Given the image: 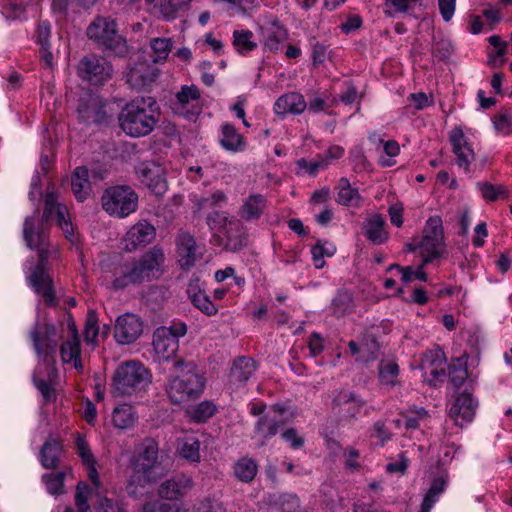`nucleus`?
Returning a JSON list of instances; mask_svg holds the SVG:
<instances>
[{"mask_svg": "<svg viewBox=\"0 0 512 512\" xmlns=\"http://www.w3.org/2000/svg\"><path fill=\"white\" fill-rule=\"evenodd\" d=\"M379 381L382 385L394 387L397 384L399 366L394 361L381 360L378 366Z\"/></svg>", "mask_w": 512, "mask_h": 512, "instance_id": "obj_41", "label": "nucleus"}, {"mask_svg": "<svg viewBox=\"0 0 512 512\" xmlns=\"http://www.w3.org/2000/svg\"><path fill=\"white\" fill-rule=\"evenodd\" d=\"M48 257L39 255L37 263L27 277L29 286L40 295L46 306L55 308L59 304L53 278L49 274Z\"/></svg>", "mask_w": 512, "mask_h": 512, "instance_id": "obj_10", "label": "nucleus"}, {"mask_svg": "<svg viewBox=\"0 0 512 512\" xmlns=\"http://www.w3.org/2000/svg\"><path fill=\"white\" fill-rule=\"evenodd\" d=\"M228 222V214L223 211H213L207 216V224L211 230H221Z\"/></svg>", "mask_w": 512, "mask_h": 512, "instance_id": "obj_61", "label": "nucleus"}, {"mask_svg": "<svg viewBox=\"0 0 512 512\" xmlns=\"http://www.w3.org/2000/svg\"><path fill=\"white\" fill-rule=\"evenodd\" d=\"M477 187L486 201H496L500 197L507 198L508 191L504 186H496L490 182H479Z\"/></svg>", "mask_w": 512, "mask_h": 512, "instance_id": "obj_48", "label": "nucleus"}, {"mask_svg": "<svg viewBox=\"0 0 512 512\" xmlns=\"http://www.w3.org/2000/svg\"><path fill=\"white\" fill-rule=\"evenodd\" d=\"M165 259L163 248L156 245L130 261L114 263L111 269L112 288L116 291L124 290L129 286L159 279L163 274Z\"/></svg>", "mask_w": 512, "mask_h": 512, "instance_id": "obj_1", "label": "nucleus"}, {"mask_svg": "<svg viewBox=\"0 0 512 512\" xmlns=\"http://www.w3.org/2000/svg\"><path fill=\"white\" fill-rule=\"evenodd\" d=\"M183 458L192 462L200 461V441L196 438H187L180 450Z\"/></svg>", "mask_w": 512, "mask_h": 512, "instance_id": "obj_54", "label": "nucleus"}, {"mask_svg": "<svg viewBox=\"0 0 512 512\" xmlns=\"http://www.w3.org/2000/svg\"><path fill=\"white\" fill-rule=\"evenodd\" d=\"M423 256V265L432 263L445 253L444 231L440 216H431L426 221L422 239L418 244Z\"/></svg>", "mask_w": 512, "mask_h": 512, "instance_id": "obj_9", "label": "nucleus"}, {"mask_svg": "<svg viewBox=\"0 0 512 512\" xmlns=\"http://www.w3.org/2000/svg\"><path fill=\"white\" fill-rule=\"evenodd\" d=\"M257 369L256 362L247 356L238 357L233 361L229 374V384L235 389L246 385Z\"/></svg>", "mask_w": 512, "mask_h": 512, "instance_id": "obj_25", "label": "nucleus"}, {"mask_svg": "<svg viewBox=\"0 0 512 512\" xmlns=\"http://www.w3.org/2000/svg\"><path fill=\"white\" fill-rule=\"evenodd\" d=\"M467 376V367L461 359H456L449 365V380L455 388L462 386Z\"/></svg>", "mask_w": 512, "mask_h": 512, "instance_id": "obj_50", "label": "nucleus"}, {"mask_svg": "<svg viewBox=\"0 0 512 512\" xmlns=\"http://www.w3.org/2000/svg\"><path fill=\"white\" fill-rule=\"evenodd\" d=\"M234 475L236 479L243 483L252 482L258 472L257 462L249 457H242L234 464Z\"/></svg>", "mask_w": 512, "mask_h": 512, "instance_id": "obj_37", "label": "nucleus"}, {"mask_svg": "<svg viewBox=\"0 0 512 512\" xmlns=\"http://www.w3.org/2000/svg\"><path fill=\"white\" fill-rule=\"evenodd\" d=\"M297 166L304 169L310 176H316L320 170H324L329 166V161L322 157L313 161H307L302 158L297 161Z\"/></svg>", "mask_w": 512, "mask_h": 512, "instance_id": "obj_56", "label": "nucleus"}, {"mask_svg": "<svg viewBox=\"0 0 512 512\" xmlns=\"http://www.w3.org/2000/svg\"><path fill=\"white\" fill-rule=\"evenodd\" d=\"M192 0H159L158 10L163 20H174L181 10L188 8Z\"/></svg>", "mask_w": 512, "mask_h": 512, "instance_id": "obj_38", "label": "nucleus"}, {"mask_svg": "<svg viewBox=\"0 0 512 512\" xmlns=\"http://www.w3.org/2000/svg\"><path fill=\"white\" fill-rule=\"evenodd\" d=\"M196 512H227V510L222 502L207 498L199 504Z\"/></svg>", "mask_w": 512, "mask_h": 512, "instance_id": "obj_63", "label": "nucleus"}, {"mask_svg": "<svg viewBox=\"0 0 512 512\" xmlns=\"http://www.w3.org/2000/svg\"><path fill=\"white\" fill-rule=\"evenodd\" d=\"M276 505L282 512H300V499L296 494L285 493L280 495Z\"/></svg>", "mask_w": 512, "mask_h": 512, "instance_id": "obj_55", "label": "nucleus"}, {"mask_svg": "<svg viewBox=\"0 0 512 512\" xmlns=\"http://www.w3.org/2000/svg\"><path fill=\"white\" fill-rule=\"evenodd\" d=\"M175 376L169 378L166 392L174 404L198 399L206 387V378L194 361L176 360L173 364Z\"/></svg>", "mask_w": 512, "mask_h": 512, "instance_id": "obj_2", "label": "nucleus"}, {"mask_svg": "<svg viewBox=\"0 0 512 512\" xmlns=\"http://www.w3.org/2000/svg\"><path fill=\"white\" fill-rule=\"evenodd\" d=\"M158 75V69L147 61H137L126 73V82L133 89L143 90L149 87Z\"/></svg>", "mask_w": 512, "mask_h": 512, "instance_id": "obj_21", "label": "nucleus"}, {"mask_svg": "<svg viewBox=\"0 0 512 512\" xmlns=\"http://www.w3.org/2000/svg\"><path fill=\"white\" fill-rule=\"evenodd\" d=\"M63 453L64 450L60 441L50 437L40 449L39 461L45 469H57L60 466Z\"/></svg>", "mask_w": 512, "mask_h": 512, "instance_id": "obj_31", "label": "nucleus"}, {"mask_svg": "<svg viewBox=\"0 0 512 512\" xmlns=\"http://www.w3.org/2000/svg\"><path fill=\"white\" fill-rule=\"evenodd\" d=\"M454 52V47L451 41L447 39H440L432 45V56L438 61H447Z\"/></svg>", "mask_w": 512, "mask_h": 512, "instance_id": "obj_53", "label": "nucleus"}, {"mask_svg": "<svg viewBox=\"0 0 512 512\" xmlns=\"http://www.w3.org/2000/svg\"><path fill=\"white\" fill-rule=\"evenodd\" d=\"M112 421L115 427L120 429H127L136 421L133 407L128 404L116 407L112 414Z\"/></svg>", "mask_w": 512, "mask_h": 512, "instance_id": "obj_40", "label": "nucleus"}, {"mask_svg": "<svg viewBox=\"0 0 512 512\" xmlns=\"http://www.w3.org/2000/svg\"><path fill=\"white\" fill-rule=\"evenodd\" d=\"M164 328H157L153 334V347L160 359L169 360L179 349V341L165 334Z\"/></svg>", "mask_w": 512, "mask_h": 512, "instance_id": "obj_32", "label": "nucleus"}, {"mask_svg": "<svg viewBox=\"0 0 512 512\" xmlns=\"http://www.w3.org/2000/svg\"><path fill=\"white\" fill-rule=\"evenodd\" d=\"M267 208V199L262 194L249 195L239 209V216L249 222L259 219Z\"/></svg>", "mask_w": 512, "mask_h": 512, "instance_id": "obj_33", "label": "nucleus"}, {"mask_svg": "<svg viewBox=\"0 0 512 512\" xmlns=\"http://www.w3.org/2000/svg\"><path fill=\"white\" fill-rule=\"evenodd\" d=\"M49 229L50 225L39 219L38 211L24 220L23 239L28 248L38 252V256H49Z\"/></svg>", "mask_w": 512, "mask_h": 512, "instance_id": "obj_13", "label": "nucleus"}, {"mask_svg": "<svg viewBox=\"0 0 512 512\" xmlns=\"http://www.w3.org/2000/svg\"><path fill=\"white\" fill-rule=\"evenodd\" d=\"M102 208L110 216L125 218L138 207V195L128 185H116L104 190L101 197Z\"/></svg>", "mask_w": 512, "mask_h": 512, "instance_id": "obj_8", "label": "nucleus"}, {"mask_svg": "<svg viewBox=\"0 0 512 512\" xmlns=\"http://www.w3.org/2000/svg\"><path fill=\"white\" fill-rule=\"evenodd\" d=\"M419 0H385L384 14L388 17H394L399 13H406Z\"/></svg>", "mask_w": 512, "mask_h": 512, "instance_id": "obj_51", "label": "nucleus"}, {"mask_svg": "<svg viewBox=\"0 0 512 512\" xmlns=\"http://www.w3.org/2000/svg\"><path fill=\"white\" fill-rule=\"evenodd\" d=\"M188 299L193 306L200 310L206 316H214L218 312V307L210 300L201 287L199 278H192L186 290Z\"/></svg>", "mask_w": 512, "mask_h": 512, "instance_id": "obj_26", "label": "nucleus"}, {"mask_svg": "<svg viewBox=\"0 0 512 512\" xmlns=\"http://www.w3.org/2000/svg\"><path fill=\"white\" fill-rule=\"evenodd\" d=\"M81 355L80 339L67 338L60 345V356L63 363H71L73 357Z\"/></svg>", "mask_w": 512, "mask_h": 512, "instance_id": "obj_49", "label": "nucleus"}, {"mask_svg": "<svg viewBox=\"0 0 512 512\" xmlns=\"http://www.w3.org/2000/svg\"><path fill=\"white\" fill-rule=\"evenodd\" d=\"M200 99V90L196 85H183L172 101L175 113L183 115L188 120H195L201 113V107L194 102Z\"/></svg>", "mask_w": 512, "mask_h": 512, "instance_id": "obj_17", "label": "nucleus"}, {"mask_svg": "<svg viewBox=\"0 0 512 512\" xmlns=\"http://www.w3.org/2000/svg\"><path fill=\"white\" fill-rule=\"evenodd\" d=\"M32 0H0L2 14L11 20L19 19Z\"/></svg>", "mask_w": 512, "mask_h": 512, "instance_id": "obj_43", "label": "nucleus"}, {"mask_svg": "<svg viewBox=\"0 0 512 512\" xmlns=\"http://www.w3.org/2000/svg\"><path fill=\"white\" fill-rule=\"evenodd\" d=\"M67 214H68L67 207L60 208V210L58 211V219L55 221L57 222L58 226L61 228L66 239L73 242L74 227H73V224H72L70 218L66 217Z\"/></svg>", "mask_w": 512, "mask_h": 512, "instance_id": "obj_58", "label": "nucleus"}, {"mask_svg": "<svg viewBox=\"0 0 512 512\" xmlns=\"http://www.w3.org/2000/svg\"><path fill=\"white\" fill-rule=\"evenodd\" d=\"M158 450V443L152 438H146L131 457L132 471L126 486L129 496L137 498L141 494L139 488H144L160 477L161 468L158 463Z\"/></svg>", "mask_w": 512, "mask_h": 512, "instance_id": "obj_3", "label": "nucleus"}, {"mask_svg": "<svg viewBox=\"0 0 512 512\" xmlns=\"http://www.w3.org/2000/svg\"><path fill=\"white\" fill-rule=\"evenodd\" d=\"M152 381L150 370L138 360L121 363L112 376V391L115 397L132 396L145 391Z\"/></svg>", "mask_w": 512, "mask_h": 512, "instance_id": "obj_6", "label": "nucleus"}, {"mask_svg": "<svg viewBox=\"0 0 512 512\" xmlns=\"http://www.w3.org/2000/svg\"><path fill=\"white\" fill-rule=\"evenodd\" d=\"M353 296L347 290H339L331 303V310L336 317H343L352 311Z\"/></svg>", "mask_w": 512, "mask_h": 512, "instance_id": "obj_39", "label": "nucleus"}, {"mask_svg": "<svg viewBox=\"0 0 512 512\" xmlns=\"http://www.w3.org/2000/svg\"><path fill=\"white\" fill-rule=\"evenodd\" d=\"M112 64L103 56L89 54L83 56L77 65V75L92 86H102L113 76Z\"/></svg>", "mask_w": 512, "mask_h": 512, "instance_id": "obj_11", "label": "nucleus"}, {"mask_svg": "<svg viewBox=\"0 0 512 512\" xmlns=\"http://www.w3.org/2000/svg\"><path fill=\"white\" fill-rule=\"evenodd\" d=\"M338 190L336 202L346 207L358 208L362 203V197L357 188H353L347 178H341L336 187Z\"/></svg>", "mask_w": 512, "mask_h": 512, "instance_id": "obj_36", "label": "nucleus"}, {"mask_svg": "<svg viewBox=\"0 0 512 512\" xmlns=\"http://www.w3.org/2000/svg\"><path fill=\"white\" fill-rule=\"evenodd\" d=\"M332 412L341 421L349 422L356 418L365 405V401L355 392L340 390L332 400Z\"/></svg>", "mask_w": 512, "mask_h": 512, "instance_id": "obj_15", "label": "nucleus"}, {"mask_svg": "<svg viewBox=\"0 0 512 512\" xmlns=\"http://www.w3.org/2000/svg\"><path fill=\"white\" fill-rule=\"evenodd\" d=\"M47 375H49V368L47 367ZM58 375L56 377L50 378L48 376V380L38 378L36 375L33 376V383L35 387L38 389L40 394L43 397L44 402L46 403H52L55 402L57 399V393L56 389L54 387V380L57 379Z\"/></svg>", "mask_w": 512, "mask_h": 512, "instance_id": "obj_44", "label": "nucleus"}, {"mask_svg": "<svg viewBox=\"0 0 512 512\" xmlns=\"http://www.w3.org/2000/svg\"><path fill=\"white\" fill-rule=\"evenodd\" d=\"M86 36L106 57L124 58L129 53L127 40L111 16L97 15L87 26Z\"/></svg>", "mask_w": 512, "mask_h": 512, "instance_id": "obj_5", "label": "nucleus"}, {"mask_svg": "<svg viewBox=\"0 0 512 512\" xmlns=\"http://www.w3.org/2000/svg\"><path fill=\"white\" fill-rule=\"evenodd\" d=\"M193 487V480L185 474H178L163 482L158 494L161 498L168 500H179L186 495Z\"/></svg>", "mask_w": 512, "mask_h": 512, "instance_id": "obj_24", "label": "nucleus"}, {"mask_svg": "<svg viewBox=\"0 0 512 512\" xmlns=\"http://www.w3.org/2000/svg\"><path fill=\"white\" fill-rule=\"evenodd\" d=\"M140 181L156 196H162L168 189L165 168L156 162H143L137 167Z\"/></svg>", "mask_w": 512, "mask_h": 512, "instance_id": "obj_16", "label": "nucleus"}, {"mask_svg": "<svg viewBox=\"0 0 512 512\" xmlns=\"http://www.w3.org/2000/svg\"><path fill=\"white\" fill-rule=\"evenodd\" d=\"M307 108L304 96L299 92H289L281 95L274 103V112L277 115H300Z\"/></svg>", "mask_w": 512, "mask_h": 512, "instance_id": "obj_29", "label": "nucleus"}, {"mask_svg": "<svg viewBox=\"0 0 512 512\" xmlns=\"http://www.w3.org/2000/svg\"><path fill=\"white\" fill-rule=\"evenodd\" d=\"M281 438L290 444L292 449H300L304 446L305 439L299 435L297 429L288 428L281 433Z\"/></svg>", "mask_w": 512, "mask_h": 512, "instance_id": "obj_62", "label": "nucleus"}, {"mask_svg": "<svg viewBox=\"0 0 512 512\" xmlns=\"http://www.w3.org/2000/svg\"><path fill=\"white\" fill-rule=\"evenodd\" d=\"M477 408L478 400L465 391L455 397L449 409V416L455 425L463 427L474 419Z\"/></svg>", "mask_w": 512, "mask_h": 512, "instance_id": "obj_19", "label": "nucleus"}, {"mask_svg": "<svg viewBox=\"0 0 512 512\" xmlns=\"http://www.w3.org/2000/svg\"><path fill=\"white\" fill-rule=\"evenodd\" d=\"M150 47L154 53L152 61L158 63L167 59L172 48V41L168 38H154L150 42Z\"/></svg>", "mask_w": 512, "mask_h": 512, "instance_id": "obj_47", "label": "nucleus"}, {"mask_svg": "<svg viewBox=\"0 0 512 512\" xmlns=\"http://www.w3.org/2000/svg\"><path fill=\"white\" fill-rule=\"evenodd\" d=\"M143 332V322L133 313L120 315L114 326V338L117 343L126 345L134 343Z\"/></svg>", "mask_w": 512, "mask_h": 512, "instance_id": "obj_18", "label": "nucleus"}, {"mask_svg": "<svg viewBox=\"0 0 512 512\" xmlns=\"http://www.w3.org/2000/svg\"><path fill=\"white\" fill-rule=\"evenodd\" d=\"M155 236L156 230L152 224L146 220L138 221L125 234L124 249L133 252L151 243Z\"/></svg>", "mask_w": 512, "mask_h": 512, "instance_id": "obj_20", "label": "nucleus"}, {"mask_svg": "<svg viewBox=\"0 0 512 512\" xmlns=\"http://www.w3.org/2000/svg\"><path fill=\"white\" fill-rule=\"evenodd\" d=\"M35 353L49 368L50 378L57 376L56 353L59 346L57 328L50 321L36 322L29 332Z\"/></svg>", "mask_w": 512, "mask_h": 512, "instance_id": "obj_7", "label": "nucleus"}, {"mask_svg": "<svg viewBox=\"0 0 512 512\" xmlns=\"http://www.w3.org/2000/svg\"><path fill=\"white\" fill-rule=\"evenodd\" d=\"M94 512H121L119 503L107 497H101L94 508Z\"/></svg>", "mask_w": 512, "mask_h": 512, "instance_id": "obj_64", "label": "nucleus"}, {"mask_svg": "<svg viewBox=\"0 0 512 512\" xmlns=\"http://www.w3.org/2000/svg\"><path fill=\"white\" fill-rule=\"evenodd\" d=\"M106 99L98 94L86 92L80 96L77 105V115L80 122L85 125L108 124L109 114Z\"/></svg>", "mask_w": 512, "mask_h": 512, "instance_id": "obj_12", "label": "nucleus"}, {"mask_svg": "<svg viewBox=\"0 0 512 512\" xmlns=\"http://www.w3.org/2000/svg\"><path fill=\"white\" fill-rule=\"evenodd\" d=\"M425 266L426 265H423V262H422L421 265L416 270H414L411 266H407L404 269H401V274H402L401 280L404 283H409L414 279L424 281V282L427 281L428 275L424 271Z\"/></svg>", "mask_w": 512, "mask_h": 512, "instance_id": "obj_60", "label": "nucleus"}, {"mask_svg": "<svg viewBox=\"0 0 512 512\" xmlns=\"http://www.w3.org/2000/svg\"><path fill=\"white\" fill-rule=\"evenodd\" d=\"M72 192L79 202H84L91 193L88 169L84 166L76 167L71 180Z\"/></svg>", "mask_w": 512, "mask_h": 512, "instance_id": "obj_34", "label": "nucleus"}, {"mask_svg": "<svg viewBox=\"0 0 512 512\" xmlns=\"http://www.w3.org/2000/svg\"><path fill=\"white\" fill-rule=\"evenodd\" d=\"M385 226L386 222L382 215L374 214L364 222V235L373 245H382L389 239Z\"/></svg>", "mask_w": 512, "mask_h": 512, "instance_id": "obj_30", "label": "nucleus"}, {"mask_svg": "<svg viewBox=\"0 0 512 512\" xmlns=\"http://www.w3.org/2000/svg\"><path fill=\"white\" fill-rule=\"evenodd\" d=\"M286 424L287 420L283 418L270 417L269 415L259 417L254 424V433L260 438L258 447L265 446Z\"/></svg>", "mask_w": 512, "mask_h": 512, "instance_id": "obj_28", "label": "nucleus"}, {"mask_svg": "<svg viewBox=\"0 0 512 512\" xmlns=\"http://www.w3.org/2000/svg\"><path fill=\"white\" fill-rule=\"evenodd\" d=\"M334 251H330L324 247V245L319 240L312 248V260L316 269H322L326 262L324 260L325 256H332Z\"/></svg>", "mask_w": 512, "mask_h": 512, "instance_id": "obj_59", "label": "nucleus"}, {"mask_svg": "<svg viewBox=\"0 0 512 512\" xmlns=\"http://www.w3.org/2000/svg\"><path fill=\"white\" fill-rule=\"evenodd\" d=\"M175 244L181 269L190 270L198 260V245L194 236L188 232H180L176 237Z\"/></svg>", "mask_w": 512, "mask_h": 512, "instance_id": "obj_22", "label": "nucleus"}, {"mask_svg": "<svg viewBox=\"0 0 512 512\" xmlns=\"http://www.w3.org/2000/svg\"><path fill=\"white\" fill-rule=\"evenodd\" d=\"M75 446L77 453L81 458L84 465L96 464L95 458L91 452V449L84 437L78 435L75 440Z\"/></svg>", "mask_w": 512, "mask_h": 512, "instance_id": "obj_57", "label": "nucleus"}, {"mask_svg": "<svg viewBox=\"0 0 512 512\" xmlns=\"http://www.w3.org/2000/svg\"><path fill=\"white\" fill-rule=\"evenodd\" d=\"M159 106L153 97H137L118 115L120 128L131 137L150 134L158 122Z\"/></svg>", "mask_w": 512, "mask_h": 512, "instance_id": "obj_4", "label": "nucleus"}, {"mask_svg": "<svg viewBox=\"0 0 512 512\" xmlns=\"http://www.w3.org/2000/svg\"><path fill=\"white\" fill-rule=\"evenodd\" d=\"M260 43L264 50L276 53L281 50L282 44L288 38V31L275 20L269 25L263 26L260 29Z\"/></svg>", "mask_w": 512, "mask_h": 512, "instance_id": "obj_23", "label": "nucleus"}, {"mask_svg": "<svg viewBox=\"0 0 512 512\" xmlns=\"http://www.w3.org/2000/svg\"><path fill=\"white\" fill-rule=\"evenodd\" d=\"M448 140L451 144L452 153L455 156L456 165L463 169L465 173H469L476 154L472 143L465 136L462 127H453L449 132Z\"/></svg>", "mask_w": 512, "mask_h": 512, "instance_id": "obj_14", "label": "nucleus"}, {"mask_svg": "<svg viewBox=\"0 0 512 512\" xmlns=\"http://www.w3.org/2000/svg\"><path fill=\"white\" fill-rule=\"evenodd\" d=\"M218 412L217 405L211 400H203L185 410L187 418L197 424L206 423Z\"/></svg>", "mask_w": 512, "mask_h": 512, "instance_id": "obj_35", "label": "nucleus"}, {"mask_svg": "<svg viewBox=\"0 0 512 512\" xmlns=\"http://www.w3.org/2000/svg\"><path fill=\"white\" fill-rule=\"evenodd\" d=\"M219 144L224 150L232 153L244 152L247 149L245 137L240 134L235 125L230 122L221 124Z\"/></svg>", "mask_w": 512, "mask_h": 512, "instance_id": "obj_27", "label": "nucleus"}, {"mask_svg": "<svg viewBox=\"0 0 512 512\" xmlns=\"http://www.w3.org/2000/svg\"><path fill=\"white\" fill-rule=\"evenodd\" d=\"M66 207L64 204L57 202V196L54 192H47L44 199V209L39 219L50 225V222L58 219V211L60 208Z\"/></svg>", "mask_w": 512, "mask_h": 512, "instance_id": "obj_45", "label": "nucleus"}, {"mask_svg": "<svg viewBox=\"0 0 512 512\" xmlns=\"http://www.w3.org/2000/svg\"><path fill=\"white\" fill-rule=\"evenodd\" d=\"M65 472L47 473L42 476V481L51 495H61L64 493Z\"/></svg>", "mask_w": 512, "mask_h": 512, "instance_id": "obj_46", "label": "nucleus"}, {"mask_svg": "<svg viewBox=\"0 0 512 512\" xmlns=\"http://www.w3.org/2000/svg\"><path fill=\"white\" fill-rule=\"evenodd\" d=\"M99 333L98 316L95 310H88L85 320L84 337L88 343L94 342Z\"/></svg>", "mask_w": 512, "mask_h": 512, "instance_id": "obj_52", "label": "nucleus"}, {"mask_svg": "<svg viewBox=\"0 0 512 512\" xmlns=\"http://www.w3.org/2000/svg\"><path fill=\"white\" fill-rule=\"evenodd\" d=\"M233 45L238 53L245 54L257 48L250 30H235L233 32Z\"/></svg>", "mask_w": 512, "mask_h": 512, "instance_id": "obj_42", "label": "nucleus"}]
</instances>
